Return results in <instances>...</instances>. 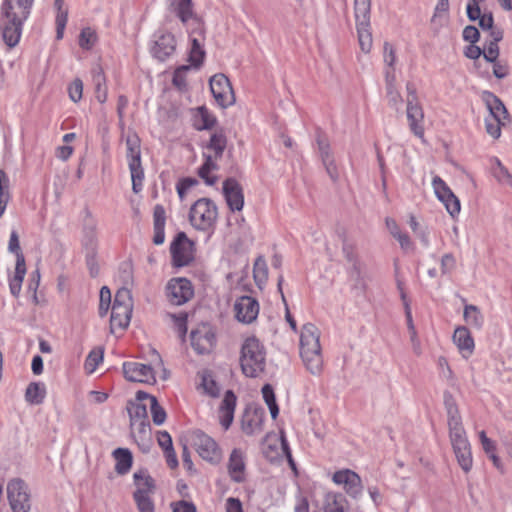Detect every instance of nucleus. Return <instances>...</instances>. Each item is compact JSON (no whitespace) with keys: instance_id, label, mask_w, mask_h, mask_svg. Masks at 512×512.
I'll use <instances>...</instances> for the list:
<instances>
[{"instance_id":"obj_1","label":"nucleus","mask_w":512,"mask_h":512,"mask_svg":"<svg viewBox=\"0 0 512 512\" xmlns=\"http://www.w3.org/2000/svg\"><path fill=\"white\" fill-rule=\"evenodd\" d=\"M444 407L447 413V424L449 429V438L455 453L458 464L464 472H469L472 468V455L470 443L467 439L466 431L463 427L462 417L455 398L449 391L443 395Z\"/></svg>"},{"instance_id":"obj_2","label":"nucleus","mask_w":512,"mask_h":512,"mask_svg":"<svg viewBox=\"0 0 512 512\" xmlns=\"http://www.w3.org/2000/svg\"><path fill=\"white\" fill-rule=\"evenodd\" d=\"M34 0H4L1 5L0 31L5 44L13 48L20 40Z\"/></svg>"},{"instance_id":"obj_3","label":"nucleus","mask_w":512,"mask_h":512,"mask_svg":"<svg viewBox=\"0 0 512 512\" xmlns=\"http://www.w3.org/2000/svg\"><path fill=\"white\" fill-rule=\"evenodd\" d=\"M300 355L306 369L312 375L323 371V357L320 345V331L312 323L303 325L300 333Z\"/></svg>"},{"instance_id":"obj_4","label":"nucleus","mask_w":512,"mask_h":512,"mask_svg":"<svg viewBox=\"0 0 512 512\" xmlns=\"http://www.w3.org/2000/svg\"><path fill=\"white\" fill-rule=\"evenodd\" d=\"M240 366L247 377H257L264 372L266 352L264 346L256 337L247 338L241 347Z\"/></svg>"},{"instance_id":"obj_5","label":"nucleus","mask_w":512,"mask_h":512,"mask_svg":"<svg viewBox=\"0 0 512 512\" xmlns=\"http://www.w3.org/2000/svg\"><path fill=\"white\" fill-rule=\"evenodd\" d=\"M218 218L217 206L209 198H200L194 202L189 211L191 225L199 230L208 232L214 229Z\"/></svg>"},{"instance_id":"obj_6","label":"nucleus","mask_w":512,"mask_h":512,"mask_svg":"<svg viewBox=\"0 0 512 512\" xmlns=\"http://www.w3.org/2000/svg\"><path fill=\"white\" fill-rule=\"evenodd\" d=\"M133 310V300L131 291L122 287L115 294L112 305L110 325L113 330L115 327L125 329L128 327Z\"/></svg>"},{"instance_id":"obj_7","label":"nucleus","mask_w":512,"mask_h":512,"mask_svg":"<svg viewBox=\"0 0 512 512\" xmlns=\"http://www.w3.org/2000/svg\"><path fill=\"white\" fill-rule=\"evenodd\" d=\"M406 115L411 132L420 139H424V112L418 101L416 89L413 84L407 83Z\"/></svg>"},{"instance_id":"obj_8","label":"nucleus","mask_w":512,"mask_h":512,"mask_svg":"<svg viewBox=\"0 0 512 512\" xmlns=\"http://www.w3.org/2000/svg\"><path fill=\"white\" fill-rule=\"evenodd\" d=\"M7 497L13 512H29L31 509V499L27 484L15 478L7 484Z\"/></svg>"},{"instance_id":"obj_9","label":"nucleus","mask_w":512,"mask_h":512,"mask_svg":"<svg viewBox=\"0 0 512 512\" xmlns=\"http://www.w3.org/2000/svg\"><path fill=\"white\" fill-rule=\"evenodd\" d=\"M191 443L199 456L212 464H217L222 458L218 444L204 432L197 430L191 434Z\"/></svg>"},{"instance_id":"obj_10","label":"nucleus","mask_w":512,"mask_h":512,"mask_svg":"<svg viewBox=\"0 0 512 512\" xmlns=\"http://www.w3.org/2000/svg\"><path fill=\"white\" fill-rule=\"evenodd\" d=\"M209 84L213 97L220 107L227 108L235 103L233 88L224 74H215L210 78Z\"/></svg>"},{"instance_id":"obj_11","label":"nucleus","mask_w":512,"mask_h":512,"mask_svg":"<svg viewBox=\"0 0 512 512\" xmlns=\"http://www.w3.org/2000/svg\"><path fill=\"white\" fill-rule=\"evenodd\" d=\"M332 481L336 485H342L346 494L354 500L361 498L363 494V484L361 477L350 469L336 471L332 476Z\"/></svg>"},{"instance_id":"obj_12","label":"nucleus","mask_w":512,"mask_h":512,"mask_svg":"<svg viewBox=\"0 0 512 512\" xmlns=\"http://www.w3.org/2000/svg\"><path fill=\"white\" fill-rule=\"evenodd\" d=\"M174 266L183 267L194 259L193 243L184 232L177 234L170 246Z\"/></svg>"},{"instance_id":"obj_13","label":"nucleus","mask_w":512,"mask_h":512,"mask_svg":"<svg viewBox=\"0 0 512 512\" xmlns=\"http://www.w3.org/2000/svg\"><path fill=\"white\" fill-rule=\"evenodd\" d=\"M191 346L198 354H208L213 349L216 338L208 323H201L191 331Z\"/></svg>"},{"instance_id":"obj_14","label":"nucleus","mask_w":512,"mask_h":512,"mask_svg":"<svg viewBox=\"0 0 512 512\" xmlns=\"http://www.w3.org/2000/svg\"><path fill=\"white\" fill-rule=\"evenodd\" d=\"M194 295L191 282L186 278H173L166 286V296L173 305H182Z\"/></svg>"},{"instance_id":"obj_15","label":"nucleus","mask_w":512,"mask_h":512,"mask_svg":"<svg viewBox=\"0 0 512 512\" xmlns=\"http://www.w3.org/2000/svg\"><path fill=\"white\" fill-rule=\"evenodd\" d=\"M125 378L131 382L153 384L156 382L155 373L150 365L138 362H126L123 364Z\"/></svg>"},{"instance_id":"obj_16","label":"nucleus","mask_w":512,"mask_h":512,"mask_svg":"<svg viewBox=\"0 0 512 512\" xmlns=\"http://www.w3.org/2000/svg\"><path fill=\"white\" fill-rule=\"evenodd\" d=\"M236 318L239 322L250 324L259 313V303L251 296H242L234 304Z\"/></svg>"},{"instance_id":"obj_17","label":"nucleus","mask_w":512,"mask_h":512,"mask_svg":"<svg viewBox=\"0 0 512 512\" xmlns=\"http://www.w3.org/2000/svg\"><path fill=\"white\" fill-rule=\"evenodd\" d=\"M223 194L229 209L233 212L241 211L244 206L243 189L234 178H228L223 183Z\"/></svg>"},{"instance_id":"obj_18","label":"nucleus","mask_w":512,"mask_h":512,"mask_svg":"<svg viewBox=\"0 0 512 512\" xmlns=\"http://www.w3.org/2000/svg\"><path fill=\"white\" fill-rule=\"evenodd\" d=\"M171 7L183 24L191 21L194 28L199 30V36L203 37V26L193 12L192 0H173Z\"/></svg>"},{"instance_id":"obj_19","label":"nucleus","mask_w":512,"mask_h":512,"mask_svg":"<svg viewBox=\"0 0 512 512\" xmlns=\"http://www.w3.org/2000/svg\"><path fill=\"white\" fill-rule=\"evenodd\" d=\"M176 49V39L173 34L169 32H161L152 47V54L160 61L166 60L170 57Z\"/></svg>"},{"instance_id":"obj_20","label":"nucleus","mask_w":512,"mask_h":512,"mask_svg":"<svg viewBox=\"0 0 512 512\" xmlns=\"http://www.w3.org/2000/svg\"><path fill=\"white\" fill-rule=\"evenodd\" d=\"M317 145H318L321 160L323 162V165L326 168L328 175L330 176V178L333 181H337V179L339 177L338 169L335 164V160H334L333 154L331 152L330 143H329L328 139L324 135L318 134Z\"/></svg>"},{"instance_id":"obj_21","label":"nucleus","mask_w":512,"mask_h":512,"mask_svg":"<svg viewBox=\"0 0 512 512\" xmlns=\"http://www.w3.org/2000/svg\"><path fill=\"white\" fill-rule=\"evenodd\" d=\"M265 412L262 408L246 409L242 417V430L247 435L262 431Z\"/></svg>"},{"instance_id":"obj_22","label":"nucleus","mask_w":512,"mask_h":512,"mask_svg":"<svg viewBox=\"0 0 512 512\" xmlns=\"http://www.w3.org/2000/svg\"><path fill=\"white\" fill-rule=\"evenodd\" d=\"M228 473L233 482L242 483L245 480L244 455L240 449H234L228 461Z\"/></svg>"},{"instance_id":"obj_23","label":"nucleus","mask_w":512,"mask_h":512,"mask_svg":"<svg viewBox=\"0 0 512 512\" xmlns=\"http://www.w3.org/2000/svg\"><path fill=\"white\" fill-rule=\"evenodd\" d=\"M386 96L390 107L400 111L403 103L401 94L396 88V75L393 70H385Z\"/></svg>"},{"instance_id":"obj_24","label":"nucleus","mask_w":512,"mask_h":512,"mask_svg":"<svg viewBox=\"0 0 512 512\" xmlns=\"http://www.w3.org/2000/svg\"><path fill=\"white\" fill-rule=\"evenodd\" d=\"M348 277L350 282L352 283V289L359 292L364 293L367 289V273L365 264L355 263L354 266H349L348 268Z\"/></svg>"},{"instance_id":"obj_25","label":"nucleus","mask_w":512,"mask_h":512,"mask_svg":"<svg viewBox=\"0 0 512 512\" xmlns=\"http://www.w3.org/2000/svg\"><path fill=\"white\" fill-rule=\"evenodd\" d=\"M349 503L346 497L340 492H328L324 496V512H347Z\"/></svg>"},{"instance_id":"obj_26","label":"nucleus","mask_w":512,"mask_h":512,"mask_svg":"<svg viewBox=\"0 0 512 512\" xmlns=\"http://www.w3.org/2000/svg\"><path fill=\"white\" fill-rule=\"evenodd\" d=\"M453 341L465 357H468L473 353L474 340L468 328L465 326H460L455 329Z\"/></svg>"},{"instance_id":"obj_27","label":"nucleus","mask_w":512,"mask_h":512,"mask_svg":"<svg viewBox=\"0 0 512 512\" xmlns=\"http://www.w3.org/2000/svg\"><path fill=\"white\" fill-rule=\"evenodd\" d=\"M203 157L205 161L198 169V176L204 180L206 185L213 186L217 182L218 177L211 175V172L217 171L219 166L212 158L211 153H203Z\"/></svg>"},{"instance_id":"obj_28","label":"nucleus","mask_w":512,"mask_h":512,"mask_svg":"<svg viewBox=\"0 0 512 512\" xmlns=\"http://www.w3.org/2000/svg\"><path fill=\"white\" fill-rule=\"evenodd\" d=\"M483 99L493 119L502 120L508 116V112L502 101L491 92H484Z\"/></svg>"},{"instance_id":"obj_29","label":"nucleus","mask_w":512,"mask_h":512,"mask_svg":"<svg viewBox=\"0 0 512 512\" xmlns=\"http://www.w3.org/2000/svg\"><path fill=\"white\" fill-rule=\"evenodd\" d=\"M113 457L116 460L115 471L119 475H125L131 469L133 456L129 449L117 448L113 451Z\"/></svg>"},{"instance_id":"obj_30","label":"nucleus","mask_w":512,"mask_h":512,"mask_svg":"<svg viewBox=\"0 0 512 512\" xmlns=\"http://www.w3.org/2000/svg\"><path fill=\"white\" fill-rule=\"evenodd\" d=\"M227 145V138L222 131H217L213 133L210 137L208 144L206 145V149L212 151V158L214 161H218L222 158L224 150Z\"/></svg>"},{"instance_id":"obj_31","label":"nucleus","mask_w":512,"mask_h":512,"mask_svg":"<svg viewBox=\"0 0 512 512\" xmlns=\"http://www.w3.org/2000/svg\"><path fill=\"white\" fill-rule=\"evenodd\" d=\"M134 482L136 491L142 492V496H151L155 491V482L145 470H139L134 473Z\"/></svg>"},{"instance_id":"obj_32","label":"nucleus","mask_w":512,"mask_h":512,"mask_svg":"<svg viewBox=\"0 0 512 512\" xmlns=\"http://www.w3.org/2000/svg\"><path fill=\"white\" fill-rule=\"evenodd\" d=\"M92 79L96 99L100 103H105L107 100V85L106 78L101 67L97 66L92 70Z\"/></svg>"},{"instance_id":"obj_33","label":"nucleus","mask_w":512,"mask_h":512,"mask_svg":"<svg viewBox=\"0 0 512 512\" xmlns=\"http://www.w3.org/2000/svg\"><path fill=\"white\" fill-rule=\"evenodd\" d=\"M195 33L199 34V30L197 28H193L190 33L191 49L189 53V61L194 67H199L203 63L205 50L203 49V45L199 38L194 36Z\"/></svg>"},{"instance_id":"obj_34","label":"nucleus","mask_w":512,"mask_h":512,"mask_svg":"<svg viewBox=\"0 0 512 512\" xmlns=\"http://www.w3.org/2000/svg\"><path fill=\"white\" fill-rule=\"evenodd\" d=\"M356 25H370L371 0H354Z\"/></svg>"},{"instance_id":"obj_35","label":"nucleus","mask_w":512,"mask_h":512,"mask_svg":"<svg viewBox=\"0 0 512 512\" xmlns=\"http://www.w3.org/2000/svg\"><path fill=\"white\" fill-rule=\"evenodd\" d=\"M216 123V118L204 106L197 109V114L194 118V127L197 130H209Z\"/></svg>"},{"instance_id":"obj_36","label":"nucleus","mask_w":512,"mask_h":512,"mask_svg":"<svg viewBox=\"0 0 512 512\" xmlns=\"http://www.w3.org/2000/svg\"><path fill=\"white\" fill-rule=\"evenodd\" d=\"M128 163H141L140 139L137 135L126 138Z\"/></svg>"},{"instance_id":"obj_37","label":"nucleus","mask_w":512,"mask_h":512,"mask_svg":"<svg viewBox=\"0 0 512 512\" xmlns=\"http://www.w3.org/2000/svg\"><path fill=\"white\" fill-rule=\"evenodd\" d=\"M45 398V388L37 382L28 385L25 392V399L30 404H41Z\"/></svg>"},{"instance_id":"obj_38","label":"nucleus","mask_w":512,"mask_h":512,"mask_svg":"<svg viewBox=\"0 0 512 512\" xmlns=\"http://www.w3.org/2000/svg\"><path fill=\"white\" fill-rule=\"evenodd\" d=\"M463 317L466 323L473 326L474 328H482L484 319L482 313L480 312L477 306L472 304L466 305L464 308Z\"/></svg>"},{"instance_id":"obj_39","label":"nucleus","mask_w":512,"mask_h":512,"mask_svg":"<svg viewBox=\"0 0 512 512\" xmlns=\"http://www.w3.org/2000/svg\"><path fill=\"white\" fill-rule=\"evenodd\" d=\"M54 5L57 9L56 38L59 40V39L63 38L64 29L66 27L67 19H68V12L66 9L63 8L64 0H55Z\"/></svg>"},{"instance_id":"obj_40","label":"nucleus","mask_w":512,"mask_h":512,"mask_svg":"<svg viewBox=\"0 0 512 512\" xmlns=\"http://www.w3.org/2000/svg\"><path fill=\"white\" fill-rule=\"evenodd\" d=\"M127 410L132 421H145L148 419L147 405L144 403L129 401L127 404Z\"/></svg>"},{"instance_id":"obj_41","label":"nucleus","mask_w":512,"mask_h":512,"mask_svg":"<svg viewBox=\"0 0 512 512\" xmlns=\"http://www.w3.org/2000/svg\"><path fill=\"white\" fill-rule=\"evenodd\" d=\"M358 40L361 50L364 53H369L372 48V34L370 32V25H356Z\"/></svg>"},{"instance_id":"obj_42","label":"nucleus","mask_w":512,"mask_h":512,"mask_svg":"<svg viewBox=\"0 0 512 512\" xmlns=\"http://www.w3.org/2000/svg\"><path fill=\"white\" fill-rule=\"evenodd\" d=\"M262 396L270 410L271 417L273 419H276V417L279 414V408L276 403V398H275L273 387L270 384H265L262 387Z\"/></svg>"},{"instance_id":"obj_43","label":"nucleus","mask_w":512,"mask_h":512,"mask_svg":"<svg viewBox=\"0 0 512 512\" xmlns=\"http://www.w3.org/2000/svg\"><path fill=\"white\" fill-rule=\"evenodd\" d=\"M494 162L495 164L492 167L493 176L500 184L512 187V175L502 165L499 159L495 158Z\"/></svg>"},{"instance_id":"obj_44","label":"nucleus","mask_w":512,"mask_h":512,"mask_svg":"<svg viewBox=\"0 0 512 512\" xmlns=\"http://www.w3.org/2000/svg\"><path fill=\"white\" fill-rule=\"evenodd\" d=\"M253 276L258 287L261 288V286L266 283L268 278V269L264 258L258 257L256 259L253 268Z\"/></svg>"},{"instance_id":"obj_45","label":"nucleus","mask_w":512,"mask_h":512,"mask_svg":"<svg viewBox=\"0 0 512 512\" xmlns=\"http://www.w3.org/2000/svg\"><path fill=\"white\" fill-rule=\"evenodd\" d=\"M130 427L133 434L136 435L139 440L146 441L150 439L151 428L148 419L145 421H132L130 422Z\"/></svg>"},{"instance_id":"obj_46","label":"nucleus","mask_w":512,"mask_h":512,"mask_svg":"<svg viewBox=\"0 0 512 512\" xmlns=\"http://www.w3.org/2000/svg\"><path fill=\"white\" fill-rule=\"evenodd\" d=\"M129 169L132 178V189L138 193L142 189V181L144 179V171L141 163H129Z\"/></svg>"},{"instance_id":"obj_47","label":"nucleus","mask_w":512,"mask_h":512,"mask_svg":"<svg viewBox=\"0 0 512 512\" xmlns=\"http://www.w3.org/2000/svg\"><path fill=\"white\" fill-rule=\"evenodd\" d=\"M103 355L104 350L102 348L94 349L88 354L84 364L87 373L91 374L96 370L99 363L103 360Z\"/></svg>"},{"instance_id":"obj_48","label":"nucleus","mask_w":512,"mask_h":512,"mask_svg":"<svg viewBox=\"0 0 512 512\" xmlns=\"http://www.w3.org/2000/svg\"><path fill=\"white\" fill-rule=\"evenodd\" d=\"M492 64V73L497 79H504L510 74V67L506 60L496 58L494 61H486Z\"/></svg>"},{"instance_id":"obj_49","label":"nucleus","mask_w":512,"mask_h":512,"mask_svg":"<svg viewBox=\"0 0 512 512\" xmlns=\"http://www.w3.org/2000/svg\"><path fill=\"white\" fill-rule=\"evenodd\" d=\"M448 11L449 0H438L431 19L432 25L440 27L442 25V19L448 14Z\"/></svg>"},{"instance_id":"obj_50","label":"nucleus","mask_w":512,"mask_h":512,"mask_svg":"<svg viewBox=\"0 0 512 512\" xmlns=\"http://www.w3.org/2000/svg\"><path fill=\"white\" fill-rule=\"evenodd\" d=\"M133 498L137 504L139 512H154V503L151 496H142V492L135 491Z\"/></svg>"},{"instance_id":"obj_51","label":"nucleus","mask_w":512,"mask_h":512,"mask_svg":"<svg viewBox=\"0 0 512 512\" xmlns=\"http://www.w3.org/2000/svg\"><path fill=\"white\" fill-rule=\"evenodd\" d=\"M150 410L155 425H162L166 420V412L159 405L157 398H151Z\"/></svg>"},{"instance_id":"obj_52","label":"nucleus","mask_w":512,"mask_h":512,"mask_svg":"<svg viewBox=\"0 0 512 512\" xmlns=\"http://www.w3.org/2000/svg\"><path fill=\"white\" fill-rule=\"evenodd\" d=\"M485 61H494L500 55V49L497 42L486 40L482 48Z\"/></svg>"},{"instance_id":"obj_53","label":"nucleus","mask_w":512,"mask_h":512,"mask_svg":"<svg viewBox=\"0 0 512 512\" xmlns=\"http://www.w3.org/2000/svg\"><path fill=\"white\" fill-rule=\"evenodd\" d=\"M383 50V60L387 66L386 70H393L395 72L394 65L396 63V51L394 47L389 42H385Z\"/></svg>"},{"instance_id":"obj_54","label":"nucleus","mask_w":512,"mask_h":512,"mask_svg":"<svg viewBox=\"0 0 512 512\" xmlns=\"http://www.w3.org/2000/svg\"><path fill=\"white\" fill-rule=\"evenodd\" d=\"M111 303V292L107 286H103L100 290V303H99V315L104 317L110 307Z\"/></svg>"},{"instance_id":"obj_55","label":"nucleus","mask_w":512,"mask_h":512,"mask_svg":"<svg viewBox=\"0 0 512 512\" xmlns=\"http://www.w3.org/2000/svg\"><path fill=\"white\" fill-rule=\"evenodd\" d=\"M96 41V34L91 28H84L79 37V45L83 49H90Z\"/></svg>"},{"instance_id":"obj_56","label":"nucleus","mask_w":512,"mask_h":512,"mask_svg":"<svg viewBox=\"0 0 512 512\" xmlns=\"http://www.w3.org/2000/svg\"><path fill=\"white\" fill-rule=\"evenodd\" d=\"M69 98L73 102H79L83 94V82L81 79H74L68 87Z\"/></svg>"},{"instance_id":"obj_57","label":"nucleus","mask_w":512,"mask_h":512,"mask_svg":"<svg viewBox=\"0 0 512 512\" xmlns=\"http://www.w3.org/2000/svg\"><path fill=\"white\" fill-rule=\"evenodd\" d=\"M446 207L447 212L452 216L455 217L460 212V201L459 199L453 194L449 195V197L443 198V200H440Z\"/></svg>"},{"instance_id":"obj_58","label":"nucleus","mask_w":512,"mask_h":512,"mask_svg":"<svg viewBox=\"0 0 512 512\" xmlns=\"http://www.w3.org/2000/svg\"><path fill=\"white\" fill-rule=\"evenodd\" d=\"M433 187L439 200H443V198L449 197V195L453 194L451 189L438 176L434 177L433 179Z\"/></svg>"},{"instance_id":"obj_59","label":"nucleus","mask_w":512,"mask_h":512,"mask_svg":"<svg viewBox=\"0 0 512 512\" xmlns=\"http://www.w3.org/2000/svg\"><path fill=\"white\" fill-rule=\"evenodd\" d=\"M342 250L344 257L346 258L350 266H354L355 263H362V261H360L358 255L356 254L352 244L344 240Z\"/></svg>"},{"instance_id":"obj_60","label":"nucleus","mask_w":512,"mask_h":512,"mask_svg":"<svg viewBox=\"0 0 512 512\" xmlns=\"http://www.w3.org/2000/svg\"><path fill=\"white\" fill-rule=\"evenodd\" d=\"M197 184L198 180L191 177L183 178L182 180H180L179 183L177 184V192L179 197L183 199L187 191L192 187L196 186Z\"/></svg>"},{"instance_id":"obj_61","label":"nucleus","mask_w":512,"mask_h":512,"mask_svg":"<svg viewBox=\"0 0 512 512\" xmlns=\"http://www.w3.org/2000/svg\"><path fill=\"white\" fill-rule=\"evenodd\" d=\"M25 275H26L25 258H24L23 254H20V255H18V259L16 260L15 275L12 278V280L17 281L22 284Z\"/></svg>"},{"instance_id":"obj_62","label":"nucleus","mask_w":512,"mask_h":512,"mask_svg":"<svg viewBox=\"0 0 512 512\" xmlns=\"http://www.w3.org/2000/svg\"><path fill=\"white\" fill-rule=\"evenodd\" d=\"M463 39L471 44H475L480 37L479 30L472 25H468L463 29Z\"/></svg>"},{"instance_id":"obj_63","label":"nucleus","mask_w":512,"mask_h":512,"mask_svg":"<svg viewBox=\"0 0 512 512\" xmlns=\"http://www.w3.org/2000/svg\"><path fill=\"white\" fill-rule=\"evenodd\" d=\"M236 396L232 391H227L221 404V411L234 412Z\"/></svg>"},{"instance_id":"obj_64","label":"nucleus","mask_w":512,"mask_h":512,"mask_svg":"<svg viewBox=\"0 0 512 512\" xmlns=\"http://www.w3.org/2000/svg\"><path fill=\"white\" fill-rule=\"evenodd\" d=\"M456 265V260L454 256L450 253L445 254L441 259V271L442 274H446L451 272Z\"/></svg>"}]
</instances>
